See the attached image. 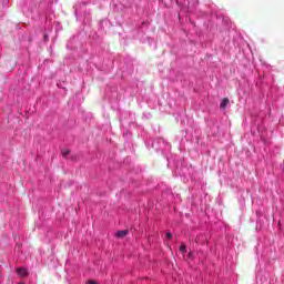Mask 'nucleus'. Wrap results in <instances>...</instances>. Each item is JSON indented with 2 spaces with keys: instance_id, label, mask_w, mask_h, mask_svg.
<instances>
[{
  "instance_id": "1",
  "label": "nucleus",
  "mask_w": 284,
  "mask_h": 284,
  "mask_svg": "<svg viewBox=\"0 0 284 284\" xmlns=\"http://www.w3.org/2000/svg\"><path fill=\"white\" fill-rule=\"evenodd\" d=\"M16 272H17L18 276H20L21 278H26L30 274V271H28V268H26V267H18L16 270Z\"/></svg>"
},
{
  "instance_id": "2",
  "label": "nucleus",
  "mask_w": 284,
  "mask_h": 284,
  "mask_svg": "<svg viewBox=\"0 0 284 284\" xmlns=\"http://www.w3.org/2000/svg\"><path fill=\"white\" fill-rule=\"evenodd\" d=\"M229 104H230V99L224 98V99L222 100L221 104H220V108H221L222 110H225V108H227Z\"/></svg>"
},
{
  "instance_id": "3",
  "label": "nucleus",
  "mask_w": 284,
  "mask_h": 284,
  "mask_svg": "<svg viewBox=\"0 0 284 284\" xmlns=\"http://www.w3.org/2000/svg\"><path fill=\"white\" fill-rule=\"evenodd\" d=\"M118 239H125L128 236V230L118 231Z\"/></svg>"
},
{
  "instance_id": "4",
  "label": "nucleus",
  "mask_w": 284,
  "mask_h": 284,
  "mask_svg": "<svg viewBox=\"0 0 284 284\" xmlns=\"http://www.w3.org/2000/svg\"><path fill=\"white\" fill-rule=\"evenodd\" d=\"M180 252L182 254H185V252H187V246L185 245V243H182L181 246H180Z\"/></svg>"
},
{
  "instance_id": "5",
  "label": "nucleus",
  "mask_w": 284,
  "mask_h": 284,
  "mask_svg": "<svg viewBox=\"0 0 284 284\" xmlns=\"http://www.w3.org/2000/svg\"><path fill=\"white\" fill-rule=\"evenodd\" d=\"M62 156L68 159V156H70V150H62Z\"/></svg>"
},
{
  "instance_id": "6",
  "label": "nucleus",
  "mask_w": 284,
  "mask_h": 284,
  "mask_svg": "<svg viewBox=\"0 0 284 284\" xmlns=\"http://www.w3.org/2000/svg\"><path fill=\"white\" fill-rule=\"evenodd\" d=\"M166 239H172V233L171 232H166Z\"/></svg>"
},
{
  "instance_id": "7",
  "label": "nucleus",
  "mask_w": 284,
  "mask_h": 284,
  "mask_svg": "<svg viewBox=\"0 0 284 284\" xmlns=\"http://www.w3.org/2000/svg\"><path fill=\"white\" fill-rule=\"evenodd\" d=\"M89 284H99L95 281H89Z\"/></svg>"
},
{
  "instance_id": "8",
  "label": "nucleus",
  "mask_w": 284,
  "mask_h": 284,
  "mask_svg": "<svg viewBox=\"0 0 284 284\" xmlns=\"http://www.w3.org/2000/svg\"><path fill=\"white\" fill-rule=\"evenodd\" d=\"M44 40L48 41V34H44Z\"/></svg>"
},
{
  "instance_id": "9",
  "label": "nucleus",
  "mask_w": 284,
  "mask_h": 284,
  "mask_svg": "<svg viewBox=\"0 0 284 284\" xmlns=\"http://www.w3.org/2000/svg\"><path fill=\"white\" fill-rule=\"evenodd\" d=\"M18 284H26V283H23V282H20V283H18Z\"/></svg>"
}]
</instances>
